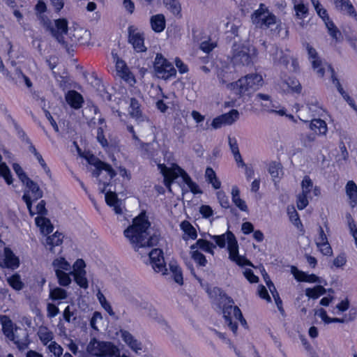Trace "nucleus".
Returning a JSON list of instances; mask_svg holds the SVG:
<instances>
[{
  "label": "nucleus",
  "mask_w": 357,
  "mask_h": 357,
  "mask_svg": "<svg viewBox=\"0 0 357 357\" xmlns=\"http://www.w3.org/2000/svg\"><path fill=\"white\" fill-rule=\"evenodd\" d=\"M151 227L148 217L144 213L135 217L131 225L124 231L125 236L129 239L135 248H151L158 243L159 238L155 235H150Z\"/></svg>",
  "instance_id": "f257e3e1"
},
{
  "label": "nucleus",
  "mask_w": 357,
  "mask_h": 357,
  "mask_svg": "<svg viewBox=\"0 0 357 357\" xmlns=\"http://www.w3.org/2000/svg\"><path fill=\"white\" fill-rule=\"evenodd\" d=\"M220 291L218 305L222 310L225 324H227L229 329L234 334H236L238 331V321L243 327H247V321L243 317L240 308L234 305V300L225 292L218 289Z\"/></svg>",
  "instance_id": "f03ea898"
},
{
  "label": "nucleus",
  "mask_w": 357,
  "mask_h": 357,
  "mask_svg": "<svg viewBox=\"0 0 357 357\" xmlns=\"http://www.w3.org/2000/svg\"><path fill=\"white\" fill-rule=\"evenodd\" d=\"M77 150L81 158L85 159L89 165L94 167L92 172L94 177L98 178L102 172H106L107 176H105V181L99 180V184L102 185V192H104L110 185L111 181L116 177V172L110 164L101 160L91 151H82L77 145Z\"/></svg>",
  "instance_id": "7ed1b4c3"
},
{
  "label": "nucleus",
  "mask_w": 357,
  "mask_h": 357,
  "mask_svg": "<svg viewBox=\"0 0 357 357\" xmlns=\"http://www.w3.org/2000/svg\"><path fill=\"white\" fill-rule=\"evenodd\" d=\"M262 76L257 73H252L246 75L238 79L236 82H231L229 84V88L239 96L244 94H250L257 91L262 86Z\"/></svg>",
  "instance_id": "20e7f679"
},
{
  "label": "nucleus",
  "mask_w": 357,
  "mask_h": 357,
  "mask_svg": "<svg viewBox=\"0 0 357 357\" xmlns=\"http://www.w3.org/2000/svg\"><path fill=\"white\" fill-rule=\"evenodd\" d=\"M89 354L96 357H119V349L112 342L92 338L87 345Z\"/></svg>",
  "instance_id": "39448f33"
},
{
  "label": "nucleus",
  "mask_w": 357,
  "mask_h": 357,
  "mask_svg": "<svg viewBox=\"0 0 357 357\" xmlns=\"http://www.w3.org/2000/svg\"><path fill=\"white\" fill-rule=\"evenodd\" d=\"M251 21L255 27L266 30L277 23V16L271 12L268 7L261 3L259 8L251 15Z\"/></svg>",
  "instance_id": "423d86ee"
},
{
  "label": "nucleus",
  "mask_w": 357,
  "mask_h": 357,
  "mask_svg": "<svg viewBox=\"0 0 357 357\" xmlns=\"http://www.w3.org/2000/svg\"><path fill=\"white\" fill-rule=\"evenodd\" d=\"M26 188L22 195V200L26 205L30 216L33 217L36 213L32 209L33 203L43 196V192L38 184L30 178L23 183Z\"/></svg>",
  "instance_id": "0eeeda50"
},
{
  "label": "nucleus",
  "mask_w": 357,
  "mask_h": 357,
  "mask_svg": "<svg viewBox=\"0 0 357 357\" xmlns=\"http://www.w3.org/2000/svg\"><path fill=\"white\" fill-rule=\"evenodd\" d=\"M43 26L50 31L52 36L59 43H64V35L68 31V22L66 18H59L54 20L53 26L51 21L47 17L40 16Z\"/></svg>",
  "instance_id": "6e6552de"
},
{
  "label": "nucleus",
  "mask_w": 357,
  "mask_h": 357,
  "mask_svg": "<svg viewBox=\"0 0 357 357\" xmlns=\"http://www.w3.org/2000/svg\"><path fill=\"white\" fill-rule=\"evenodd\" d=\"M153 68L156 75L165 80L176 75V70L161 53H158L153 62Z\"/></svg>",
  "instance_id": "1a4fd4ad"
},
{
  "label": "nucleus",
  "mask_w": 357,
  "mask_h": 357,
  "mask_svg": "<svg viewBox=\"0 0 357 357\" xmlns=\"http://www.w3.org/2000/svg\"><path fill=\"white\" fill-rule=\"evenodd\" d=\"M145 37L142 31H139L134 25L128 27V42L137 53H144L147 50L144 44Z\"/></svg>",
  "instance_id": "9d476101"
},
{
  "label": "nucleus",
  "mask_w": 357,
  "mask_h": 357,
  "mask_svg": "<svg viewBox=\"0 0 357 357\" xmlns=\"http://www.w3.org/2000/svg\"><path fill=\"white\" fill-rule=\"evenodd\" d=\"M158 167L164 177V183L167 187H170L178 176L182 178V170H184L176 163H174L171 167H167L165 164H158Z\"/></svg>",
  "instance_id": "9b49d317"
},
{
  "label": "nucleus",
  "mask_w": 357,
  "mask_h": 357,
  "mask_svg": "<svg viewBox=\"0 0 357 357\" xmlns=\"http://www.w3.org/2000/svg\"><path fill=\"white\" fill-rule=\"evenodd\" d=\"M305 49L313 70L315 71L319 77L323 78L325 75V68L321 58L319 56L316 49L308 43H305Z\"/></svg>",
  "instance_id": "f8f14e48"
},
{
  "label": "nucleus",
  "mask_w": 357,
  "mask_h": 357,
  "mask_svg": "<svg viewBox=\"0 0 357 357\" xmlns=\"http://www.w3.org/2000/svg\"><path fill=\"white\" fill-rule=\"evenodd\" d=\"M150 264L154 271L165 274L167 271L166 264L165 261L164 254L162 249L153 248L149 253Z\"/></svg>",
  "instance_id": "ddd939ff"
},
{
  "label": "nucleus",
  "mask_w": 357,
  "mask_h": 357,
  "mask_svg": "<svg viewBox=\"0 0 357 357\" xmlns=\"http://www.w3.org/2000/svg\"><path fill=\"white\" fill-rule=\"evenodd\" d=\"M112 56L115 61V68L118 75L127 82H135V78L127 63L124 60L121 59L117 54H112Z\"/></svg>",
  "instance_id": "4468645a"
},
{
  "label": "nucleus",
  "mask_w": 357,
  "mask_h": 357,
  "mask_svg": "<svg viewBox=\"0 0 357 357\" xmlns=\"http://www.w3.org/2000/svg\"><path fill=\"white\" fill-rule=\"evenodd\" d=\"M20 265V261L10 248L3 250V259H0V267L6 268L13 271L16 270Z\"/></svg>",
  "instance_id": "2eb2a0df"
},
{
  "label": "nucleus",
  "mask_w": 357,
  "mask_h": 357,
  "mask_svg": "<svg viewBox=\"0 0 357 357\" xmlns=\"http://www.w3.org/2000/svg\"><path fill=\"white\" fill-rule=\"evenodd\" d=\"M65 100L72 109L76 110L82 108L84 103L82 95L75 90H69L65 94Z\"/></svg>",
  "instance_id": "dca6fc26"
},
{
  "label": "nucleus",
  "mask_w": 357,
  "mask_h": 357,
  "mask_svg": "<svg viewBox=\"0 0 357 357\" xmlns=\"http://www.w3.org/2000/svg\"><path fill=\"white\" fill-rule=\"evenodd\" d=\"M0 324L2 326L3 335L9 340H14L15 330H16L17 328L11 319L8 315L0 314Z\"/></svg>",
  "instance_id": "f3484780"
},
{
  "label": "nucleus",
  "mask_w": 357,
  "mask_h": 357,
  "mask_svg": "<svg viewBox=\"0 0 357 357\" xmlns=\"http://www.w3.org/2000/svg\"><path fill=\"white\" fill-rule=\"evenodd\" d=\"M316 245L324 255L328 256L333 253L327 236L321 226L319 227V236L316 240Z\"/></svg>",
  "instance_id": "a211bd4d"
},
{
  "label": "nucleus",
  "mask_w": 357,
  "mask_h": 357,
  "mask_svg": "<svg viewBox=\"0 0 357 357\" xmlns=\"http://www.w3.org/2000/svg\"><path fill=\"white\" fill-rule=\"evenodd\" d=\"M229 258L234 261L239 255V248L235 235L229 230L226 231Z\"/></svg>",
  "instance_id": "6ab92c4d"
},
{
  "label": "nucleus",
  "mask_w": 357,
  "mask_h": 357,
  "mask_svg": "<svg viewBox=\"0 0 357 357\" xmlns=\"http://www.w3.org/2000/svg\"><path fill=\"white\" fill-rule=\"evenodd\" d=\"M234 59L235 62L243 66L253 65V56L250 54L248 48L243 47L241 50L236 51L234 54Z\"/></svg>",
  "instance_id": "aec40b11"
},
{
  "label": "nucleus",
  "mask_w": 357,
  "mask_h": 357,
  "mask_svg": "<svg viewBox=\"0 0 357 357\" xmlns=\"http://www.w3.org/2000/svg\"><path fill=\"white\" fill-rule=\"evenodd\" d=\"M335 7L357 21V12L349 0H334Z\"/></svg>",
  "instance_id": "412c9836"
},
{
  "label": "nucleus",
  "mask_w": 357,
  "mask_h": 357,
  "mask_svg": "<svg viewBox=\"0 0 357 357\" xmlns=\"http://www.w3.org/2000/svg\"><path fill=\"white\" fill-rule=\"evenodd\" d=\"M151 29L155 33L162 32L166 26V20L163 14H156L151 17Z\"/></svg>",
  "instance_id": "4be33fe9"
},
{
  "label": "nucleus",
  "mask_w": 357,
  "mask_h": 357,
  "mask_svg": "<svg viewBox=\"0 0 357 357\" xmlns=\"http://www.w3.org/2000/svg\"><path fill=\"white\" fill-rule=\"evenodd\" d=\"M240 190L234 185L231 188V200L234 205L243 212H248V207L245 200L240 197Z\"/></svg>",
  "instance_id": "5701e85b"
},
{
  "label": "nucleus",
  "mask_w": 357,
  "mask_h": 357,
  "mask_svg": "<svg viewBox=\"0 0 357 357\" xmlns=\"http://www.w3.org/2000/svg\"><path fill=\"white\" fill-rule=\"evenodd\" d=\"M181 229L183 231V239L195 240L197 238V232L192 225L188 220H183L180 225Z\"/></svg>",
  "instance_id": "b1692460"
},
{
  "label": "nucleus",
  "mask_w": 357,
  "mask_h": 357,
  "mask_svg": "<svg viewBox=\"0 0 357 357\" xmlns=\"http://www.w3.org/2000/svg\"><path fill=\"white\" fill-rule=\"evenodd\" d=\"M35 223L40 228L41 233L45 235H49L53 231L54 227L50 220L45 216H37L35 218Z\"/></svg>",
  "instance_id": "393cba45"
},
{
  "label": "nucleus",
  "mask_w": 357,
  "mask_h": 357,
  "mask_svg": "<svg viewBox=\"0 0 357 357\" xmlns=\"http://www.w3.org/2000/svg\"><path fill=\"white\" fill-rule=\"evenodd\" d=\"M105 202L106 204L114 208V211L116 214L122 213V208L121 207V202L118 198L116 192L109 191L105 193Z\"/></svg>",
  "instance_id": "a878e982"
},
{
  "label": "nucleus",
  "mask_w": 357,
  "mask_h": 357,
  "mask_svg": "<svg viewBox=\"0 0 357 357\" xmlns=\"http://www.w3.org/2000/svg\"><path fill=\"white\" fill-rule=\"evenodd\" d=\"M63 235L62 233L56 231L51 236H48L46 238V245L48 246V249L50 252L54 253V248L59 246L63 243Z\"/></svg>",
  "instance_id": "bb28decb"
},
{
  "label": "nucleus",
  "mask_w": 357,
  "mask_h": 357,
  "mask_svg": "<svg viewBox=\"0 0 357 357\" xmlns=\"http://www.w3.org/2000/svg\"><path fill=\"white\" fill-rule=\"evenodd\" d=\"M310 129L315 135H325L327 132L328 128L326 123L321 119H312L310 123Z\"/></svg>",
  "instance_id": "cd10ccee"
},
{
  "label": "nucleus",
  "mask_w": 357,
  "mask_h": 357,
  "mask_svg": "<svg viewBox=\"0 0 357 357\" xmlns=\"http://www.w3.org/2000/svg\"><path fill=\"white\" fill-rule=\"evenodd\" d=\"M229 145L238 167L245 166V163L244 162L240 153L236 139L235 138L229 137Z\"/></svg>",
  "instance_id": "c85d7f7f"
},
{
  "label": "nucleus",
  "mask_w": 357,
  "mask_h": 357,
  "mask_svg": "<svg viewBox=\"0 0 357 357\" xmlns=\"http://www.w3.org/2000/svg\"><path fill=\"white\" fill-rule=\"evenodd\" d=\"M346 193L350 199L351 207L357 206V185L353 181H349L346 185Z\"/></svg>",
  "instance_id": "c756f323"
},
{
  "label": "nucleus",
  "mask_w": 357,
  "mask_h": 357,
  "mask_svg": "<svg viewBox=\"0 0 357 357\" xmlns=\"http://www.w3.org/2000/svg\"><path fill=\"white\" fill-rule=\"evenodd\" d=\"M215 248V245L204 238H199L197 240L195 244H192L190 246V250H195L197 248H199L200 250L210 254H213V249Z\"/></svg>",
  "instance_id": "7c9ffc66"
},
{
  "label": "nucleus",
  "mask_w": 357,
  "mask_h": 357,
  "mask_svg": "<svg viewBox=\"0 0 357 357\" xmlns=\"http://www.w3.org/2000/svg\"><path fill=\"white\" fill-rule=\"evenodd\" d=\"M205 177L206 181L211 184L213 188L218 190L221 187V182L216 176V174L212 167H208L205 171Z\"/></svg>",
  "instance_id": "2f4dec72"
},
{
  "label": "nucleus",
  "mask_w": 357,
  "mask_h": 357,
  "mask_svg": "<svg viewBox=\"0 0 357 357\" xmlns=\"http://www.w3.org/2000/svg\"><path fill=\"white\" fill-rule=\"evenodd\" d=\"M326 293V289L321 285H316L312 288L308 287L305 290V296L308 298L316 300L324 295Z\"/></svg>",
  "instance_id": "473e14b6"
},
{
  "label": "nucleus",
  "mask_w": 357,
  "mask_h": 357,
  "mask_svg": "<svg viewBox=\"0 0 357 357\" xmlns=\"http://www.w3.org/2000/svg\"><path fill=\"white\" fill-rule=\"evenodd\" d=\"M266 284L268 285V287L272 294V296L274 298V301H275V303L278 307V311L280 312V314L282 315H284L285 313V311L283 307L282 301L280 298V295H279L278 292L277 291L273 283L271 280H269L268 282H266Z\"/></svg>",
  "instance_id": "72a5a7b5"
},
{
  "label": "nucleus",
  "mask_w": 357,
  "mask_h": 357,
  "mask_svg": "<svg viewBox=\"0 0 357 357\" xmlns=\"http://www.w3.org/2000/svg\"><path fill=\"white\" fill-rule=\"evenodd\" d=\"M182 180L188 185L190 192L194 195L202 194V190L200 189L198 184L192 180L191 177L185 170H182Z\"/></svg>",
  "instance_id": "f704fd0d"
},
{
  "label": "nucleus",
  "mask_w": 357,
  "mask_h": 357,
  "mask_svg": "<svg viewBox=\"0 0 357 357\" xmlns=\"http://www.w3.org/2000/svg\"><path fill=\"white\" fill-rule=\"evenodd\" d=\"M7 282L9 286L15 291H21L24 284L21 279V276L19 273H15L7 278Z\"/></svg>",
  "instance_id": "c9c22d12"
},
{
  "label": "nucleus",
  "mask_w": 357,
  "mask_h": 357,
  "mask_svg": "<svg viewBox=\"0 0 357 357\" xmlns=\"http://www.w3.org/2000/svg\"><path fill=\"white\" fill-rule=\"evenodd\" d=\"M129 114L132 118L136 120L140 119L142 117L141 105L139 101L135 98L130 99Z\"/></svg>",
  "instance_id": "e433bc0d"
},
{
  "label": "nucleus",
  "mask_w": 357,
  "mask_h": 357,
  "mask_svg": "<svg viewBox=\"0 0 357 357\" xmlns=\"http://www.w3.org/2000/svg\"><path fill=\"white\" fill-rule=\"evenodd\" d=\"M164 4L172 15L181 16V6L178 0H164Z\"/></svg>",
  "instance_id": "4c0bfd02"
},
{
  "label": "nucleus",
  "mask_w": 357,
  "mask_h": 357,
  "mask_svg": "<svg viewBox=\"0 0 357 357\" xmlns=\"http://www.w3.org/2000/svg\"><path fill=\"white\" fill-rule=\"evenodd\" d=\"M329 35L331 37L335 40V42H340L342 40V34L339 29L334 24L333 20H331L325 24Z\"/></svg>",
  "instance_id": "58836bf2"
},
{
  "label": "nucleus",
  "mask_w": 357,
  "mask_h": 357,
  "mask_svg": "<svg viewBox=\"0 0 357 357\" xmlns=\"http://www.w3.org/2000/svg\"><path fill=\"white\" fill-rule=\"evenodd\" d=\"M268 172L273 178L274 182L279 181L280 174L282 172V167L280 162L273 161L268 166Z\"/></svg>",
  "instance_id": "ea45409f"
},
{
  "label": "nucleus",
  "mask_w": 357,
  "mask_h": 357,
  "mask_svg": "<svg viewBox=\"0 0 357 357\" xmlns=\"http://www.w3.org/2000/svg\"><path fill=\"white\" fill-rule=\"evenodd\" d=\"M50 298L54 301L64 300L68 297V292L61 287H54L50 291Z\"/></svg>",
  "instance_id": "a19ab883"
},
{
  "label": "nucleus",
  "mask_w": 357,
  "mask_h": 357,
  "mask_svg": "<svg viewBox=\"0 0 357 357\" xmlns=\"http://www.w3.org/2000/svg\"><path fill=\"white\" fill-rule=\"evenodd\" d=\"M55 275L58 280V283L62 287H68L71 283V278L70 273H67L61 270H55Z\"/></svg>",
  "instance_id": "79ce46f5"
},
{
  "label": "nucleus",
  "mask_w": 357,
  "mask_h": 357,
  "mask_svg": "<svg viewBox=\"0 0 357 357\" xmlns=\"http://www.w3.org/2000/svg\"><path fill=\"white\" fill-rule=\"evenodd\" d=\"M52 266L55 270H61L62 271H69L70 268V263L63 257L54 259Z\"/></svg>",
  "instance_id": "37998d69"
},
{
  "label": "nucleus",
  "mask_w": 357,
  "mask_h": 357,
  "mask_svg": "<svg viewBox=\"0 0 357 357\" xmlns=\"http://www.w3.org/2000/svg\"><path fill=\"white\" fill-rule=\"evenodd\" d=\"M170 271L175 282L179 285H182L183 284V277L181 267L177 264H170Z\"/></svg>",
  "instance_id": "c03bdc74"
},
{
  "label": "nucleus",
  "mask_w": 357,
  "mask_h": 357,
  "mask_svg": "<svg viewBox=\"0 0 357 357\" xmlns=\"http://www.w3.org/2000/svg\"><path fill=\"white\" fill-rule=\"evenodd\" d=\"M191 258L199 266H206L207 264V259L204 254L197 250H191Z\"/></svg>",
  "instance_id": "a18cd8bd"
},
{
  "label": "nucleus",
  "mask_w": 357,
  "mask_h": 357,
  "mask_svg": "<svg viewBox=\"0 0 357 357\" xmlns=\"http://www.w3.org/2000/svg\"><path fill=\"white\" fill-rule=\"evenodd\" d=\"M294 9L296 13V16L298 19L303 20L308 15V8L302 1L294 4Z\"/></svg>",
  "instance_id": "49530a36"
},
{
  "label": "nucleus",
  "mask_w": 357,
  "mask_h": 357,
  "mask_svg": "<svg viewBox=\"0 0 357 357\" xmlns=\"http://www.w3.org/2000/svg\"><path fill=\"white\" fill-rule=\"evenodd\" d=\"M0 176H2L8 185L12 184L13 179L10 170L5 162L0 164Z\"/></svg>",
  "instance_id": "de8ad7c7"
},
{
  "label": "nucleus",
  "mask_w": 357,
  "mask_h": 357,
  "mask_svg": "<svg viewBox=\"0 0 357 357\" xmlns=\"http://www.w3.org/2000/svg\"><path fill=\"white\" fill-rule=\"evenodd\" d=\"M0 176H2L8 185L12 184L13 179L10 170L5 162L0 164Z\"/></svg>",
  "instance_id": "09e8293b"
},
{
  "label": "nucleus",
  "mask_w": 357,
  "mask_h": 357,
  "mask_svg": "<svg viewBox=\"0 0 357 357\" xmlns=\"http://www.w3.org/2000/svg\"><path fill=\"white\" fill-rule=\"evenodd\" d=\"M288 87L291 91L296 93H301L302 91V86L298 79L295 77H289L286 81Z\"/></svg>",
  "instance_id": "8fccbe9b"
},
{
  "label": "nucleus",
  "mask_w": 357,
  "mask_h": 357,
  "mask_svg": "<svg viewBox=\"0 0 357 357\" xmlns=\"http://www.w3.org/2000/svg\"><path fill=\"white\" fill-rule=\"evenodd\" d=\"M226 125H231L239 118V112L237 109H232L229 112L222 114Z\"/></svg>",
  "instance_id": "3c124183"
},
{
  "label": "nucleus",
  "mask_w": 357,
  "mask_h": 357,
  "mask_svg": "<svg viewBox=\"0 0 357 357\" xmlns=\"http://www.w3.org/2000/svg\"><path fill=\"white\" fill-rule=\"evenodd\" d=\"M97 297L98 299L99 303H100L102 307L111 316H113L114 314V312L113 311V309L110 305V303L107 301L105 296L99 291L97 294Z\"/></svg>",
  "instance_id": "603ef678"
},
{
  "label": "nucleus",
  "mask_w": 357,
  "mask_h": 357,
  "mask_svg": "<svg viewBox=\"0 0 357 357\" xmlns=\"http://www.w3.org/2000/svg\"><path fill=\"white\" fill-rule=\"evenodd\" d=\"M216 196H217L218 202L222 208H225V209L230 208V203H229V197L224 191H222V190L218 191L216 193Z\"/></svg>",
  "instance_id": "864d4df0"
},
{
  "label": "nucleus",
  "mask_w": 357,
  "mask_h": 357,
  "mask_svg": "<svg viewBox=\"0 0 357 357\" xmlns=\"http://www.w3.org/2000/svg\"><path fill=\"white\" fill-rule=\"evenodd\" d=\"M73 270L70 272L71 275L73 274H80V273H86L85 271L86 264L84 259H77L75 263L73 264Z\"/></svg>",
  "instance_id": "5fc2aeb1"
},
{
  "label": "nucleus",
  "mask_w": 357,
  "mask_h": 357,
  "mask_svg": "<svg viewBox=\"0 0 357 357\" xmlns=\"http://www.w3.org/2000/svg\"><path fill=\"white\" fill-rule=\"evenodd\" d=\"M86 273L73 274L74 280L81 288L87 289L89 287L88 280L86 277Z\"/></svg>",
  "instance_id": "6e6d98bb"
},
{
  "label": "nucleus",
  "mask_w": 357,
  "mask_h": 357,
  "mask_svg": "<svg viewBox=\"0 0 357 357\" xmlns=\"http://www.w3.org/2000/svg\"><path fill=\"white\" fill-rule=\"evenodd\" d=\"M217 47V43L211 42V39L202 41L199 45V49L204 53H211Z\"/></svg>",
  "instance_id": "4d7b16f0"
},
{
  "label": "nucleus",
  "mask_w": 357,
  "mask_h": 357,
  "mask_svg": "<svg viewBox=\"0 0 357 357\" xmlns=\"http://www.w3.org/2000/svg\"><path fill=\"white\" fill-rule=\"evenodd\" d=\"M13 169L22 183L29 178L22 167L18 163H14L13 165Z\"/></svg>",
  "instance_id": "13d9d810"
},
{
  "label": "nucleus",
  "mask_w": 357,
  "mask_h": 357,
  "mask_svg": "<svg viewBox=\"0 0 357 357\" xmlns=\"http://www.w3.org/2000/svg\"><path fill=\"white\" fill-rule=\"evenodd\" d=\"M288 215L290 221L298 228H303V224L301 221L300 217L294 208L292 211L288 210Z\"/></svg>",
  "instance_id": "bf43d9fd"
},
{
  "label": "nucleus",
  "mask_w": 357,
  "mask_h": 357,
  "mask_svg": "<svg viewBox=\"0 0 357 357\" xmlns=\"http://www.w3.org/2000/svg\"><path fill=\"white\" fill-rule=\"evenodd\" d=\"M302 192L309 195L313 188V182L309 176H305L301 182Z\"/></svg>",
  "instance_id": "052dcab7"
},
{
  "label": "nucleus",
  "mask_w": 357,
  "mask_h": 357,
  "mask_svg": "<svg viewBox=\"0 0 357 357\" xmlns=\"http://www.w3.org/2000/svg\"><path fill=\"white\" fill-rule=\"evenodd\" d=\"M38 336L44 345H47L52 340L54 337L52 332L48 331L47 328L45 331H40L38 333Z\"/></svg>",
  "instance_id": "680f3d73"
},
{
  "label": "nucleus",
  "mask_w": 357,
  "mask_h": 357,
  "mask_svg": "<svg viewBox=\"0 0 357 357\" xmlns=\"http://www.w3.org/2000/svg\"><path fill=\"white\" fill-rule=\"evenodd\" d=\"M308 195L301 192L297 197V208L298 210H303L307 207L309 204L307 199Z\"/></svg>",
  "instance_id": "e2e57ef3"
},
{
  "label": "nucleus",
  "mask_w": 357,
  "mask_h": 357,
  "mask_svg": "<svg viewBox=\"0 0 357 357\" xmlns=\"http://www.w3.org/2000/svg\"><path fill=\"white\" fill-rule=\"evenodd\" d=\"M47 6L46 3L43 0H38L37 3L35 6V10L37 15H39V19L43 22L40 16L44 17H47L44 16L43 14L47 12Z\"/></svg>",
  "instance_id": "0e129e2a"
},
{
  "label": "nucleus",
  "mask_w": 357,
  "mask_h": 357,
  "mask_svg": "<svg viewBox=\"0 0 357 357\" xmlns=\"http://www.w3.org/2000/svg\"><path fill=\"white\" fill-rule=\"evenodd\" d=\"M291 272L293 274L294 278L298 282H305L306 273L305 272L298 270L297 267L292 266L291 268Z\"/></svg>",
  "instance_id": "69168bd1"
},
{
  "label": "nucleus",
  "mask_w": 357,
  "mask_h": 357,
  "mask_svg": "<svg viewBox=\"0 0 357 357\" xmlns=\"http://www.w3.org/2000/svg\"><path fill=\"white\" fill-rule=\"evenodd\" d=\"M48 349L56 357H60L63 354V348L56 342H51L48 346Z\"/></svg>",
  "instance_id": "338daca9"
},
{
  "label": "nucleus",
  "mask_w": 357,
  "mask_h": 357,
  "mask_svg": "<svg viewBox=\"0 0 357 357\" xmlns=\"http://www.w3.org/2000/svg\"><path fill=\"white\" fill-rule=\"evenodd\" d=\"M38 216H45L47 215V209L46 208V202L43 199L40 200L36 205V211H34Z\"/></svg>",
  "instance_id": "774afa93"
}]
</instances>
